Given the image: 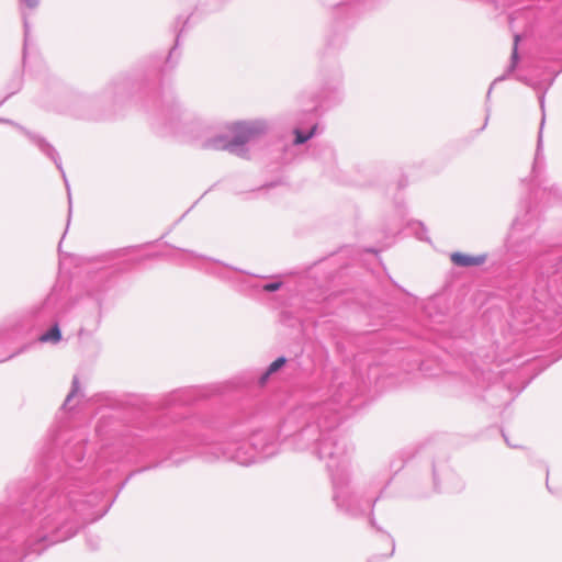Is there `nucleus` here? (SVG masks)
<instances>
[{"mask_svg": "<svg viewBox=\"0 0 562 562\" xmlns=\"http://www.w3.org/2000/svg\"><path fill=\"white\" fill-rule=\"evenodd\" d=\"M346 2L341 1V2H338V3H335V5L339 7V5H342L345 4Z\"/></svg>", "mask_w": 562, "mask_h": 562, "instance_id": "25", "label": "nucleus"}, {"mask_svg": "<svg viewBox=\"0 0 562 562\" xmlns=\"http://www.w3.org/2000/svg\"><path fill=\"white\" fill-rule=\"evenodd\" d=\"M344 416L313 403L296 408L284 424V432L292 436L299 450H310L324 461L330 474L333 501L336 507L352 517L372 509L376 498L364 494L350 474L352 447L338 426Z\"/></svg>", "mask_w": 562, "mask_h": 562, "instance_id": "3", "label": "nucleus"}, {"mask_svg": "<svg viewBox=\"0 0 562 562\" xmlns=\"http://www.w3.org/2000/svg\"><path fill=\"white\" fill-rule=\"evenodd\" d=\"M519 41H520L519 35H515L514 47H513V53H512V59H513L514 66L516 65V63L518 60V43H519Z\"/></svg>", "mask_w": 562, "mask_h": 562, "instance_id": "19", "label": "nucleus"}, {"mask_svg": "<svg viewBox=\"0 0 562 562\" xmlns=\"http://www.w3.org/2000/svg\"><path fill=\"white\" fill-rule=\"evenodd\" d=\"M40 5V0H21L20 13L23 22L24 30V48H23V57L25 58L26 47L30 41L31 35V23L30 18L32 13Z\"/></svg>", "mask_w": 562, "mask_h": 562, "instance_id": "8", "label": "nucleus"}, {"mask_svg": "<svg viewBox=\"0 0 562 562\" xmlns=\"http://www.w3.org/2000/svg\"><path fill=\"white\" fill-rule=\"evenodd\" d=\"M434 475H435V476L437 475V469H436V467L434 468Z\"/></svg>", "mask_w": 562, "mask_h": 562, "instance_id": "26", "label": "nucleus"}, {"mask_svg": "<svg viewBox=\"0 0 562 562\" xmlns=\"http://www.w3.org/2000/svg\"><path fill=\"white\" fill-rule=\"evenodd\" d=\"M167 405L188 404L187 391H177L168 395L166 398Z\"/></svg>", "mask_w": 562, "mask_h": 562, "instance_id": "16", "label": "nucleus"}, {"mask_svg": "<svg viewBox=\"0 0 562 562\" xmlns=\"http://www.w3.org/2000/svg\"><path fill=\"white\" fill-rule=\"evenodd\" d=\"M486 254H460L459 252V266L462 267H479L486 261Z\"/></svg>", "mask_w": 562, "mask_h": 562, "instance_id": "11", "label": "nucleus"}, {"mask_svg": "<svg viewBox=\"0 0 562 562\" xmlns=\"http://www.w3.org/2000/svg\"><path fill=\"white\" fill-rule=\"evenodd\" d=\"M353 400L350 385L345 386L342 380L336 375L326 391L317 390L310 393L301 404L286 414L280 425L278 435L274 430L265 428L254 431L247 441L238 437L239 432L232 430L226 440L217 442L210 441L206 437L195 435L189 430L178 431L171 438L133 435L122 440L124 453L116 459L131 461L134 458H161L170 460L175 464H180L198 456L207 462L227 460L241 465H249L259 458L266 459L276 454L280 438L292 449L300 451L295 448L292 436H288L283 430L286 419L296 408L313 403L326 411L335 412L339 416H346L347 414H344L342 411Z\"/></svg>", "mask_w": 562, "mask_h": 562, "instance_id": "1", "label": "nucleus"}, {"mask_svg": "<svg viewBox=\"0 0 562 562\" xmlns=\"http://www.w3.org/2000/svg\"><path fill=\"white\" fill-rule=\"evenodd\" d=\"M182 252H183L186 256L191 257V258H195V257H198V256H196L195 254H193L192 251L183 250Z\"/></svg>", "mask_w": 562, "mask_h": 562, "instance_id": "23", "label": "nucleus"}, {"mask_svg": "<svg viewBox=\"0 0 562 562\" xmlns=\"http://www.w3.org/2000/svg\"><path fill=\"white\" fill-rule=\"evenodd\" d=\"M53 323V326L40 336L38 340L41 342L57 344L61 340V331L58 322L55 321Z\"/></svg>", "mask_w": 562, "mask_h": 562, "instance_id": "14", "label": "nucleus"}, {"mask_svg": "<svg viewBox=\"0 0 562 562\" xmlns=\"http://www.w3.org/2000/svg\"><path fill=\"white\" fill-rule=\"evenodd\" d=\"M0 123H4V124H10L12 126H14L15 128H18L21 133H23L29 139L30 142H32L46 157H48L50 160L54 161V164L56 165V167L58 168V170L61 172L63 175V178L65 180V183H66V188H67V191H69V184L67 182V179H66V175L64 172V169H63V166H61V160H60V157L57 153V150L55 149V147L49 144L45 138H43L42 136L35 134V133H32L30 131H27L26 128H24L23 126L19 125L18 123L13 122L12 120H9V119H0ZM68 201H69V213L71 212V198H70V192H68Z\"/></svg>", "mask_w": 562, "mask_h": 562, "instance_id": "5", "label": "nucleus"}, {"mask_svg": "<svg viewBox=\"0 0 562 562\" xmlns=\"http://www.w3.org/2000/svg\"><path fill=\"white\" fill-rule=\"evenodd\" d=\"M213 273L222 279H229L228 274L225 271H223V269L215 270L213 271Z\"/></svg>", "mask_w": 562, "mask_h": 562, "instance_id": "21", "label": "nucleus"}, {"mask_svg": "<svg viewBox=\"0 0 562 562\" xmlns=\"http://www.w3.org/2000/svg\"><path fill=\"white\" fill-rule=\"evenodd\" d=\"M177 45H178V41L176 42V45L175 47L169 52V56L167 57L166 59V68H173L176 63H171L172 61V58H173V55L176 54V48H177Z\"/></svg>", "mask_w": 562, "mask_h": 562, "instance_id": "20", "label": "nucleus"}, {"mask_svg": "<svg viewBox=\"0 0 562 562\" xmlns=\"http://www.w3.org/2000/svg\"><path fill=\"white\" fill-rule=\"evenodd\" d=\"M457 259H458V256H457V251H453L450 254V260L452 261L453 265L457 266Z\"/></svg>", "mask_w": 562, "mask_h": 562, "instance_id": "22", "label": "nucleus"}, {"mask_svg": "<svg viewBox=\"0 0 562 562\" xmlns=\"http://www.w3.org/2000/svg\"><path fill=\"white\" fill-rule=\"evenodd\" d=\"M282 284L283 283L281 281H273L263 284L260 289L265 292H276L282 288Z\"/></svg>", "mask_w": 562, "mask_h": 562, "instance_id": "18", "label": "nucleus"}, {"mask_svg": "<svg viewBox=\"0 0 562 562\" xmlns=\"http://www.w3.org/2000/svg\"><path fill=\"white\" fill-rule=\"evenodd\" d=\"M311 156L324 162H330L335 158V153L330 146L317 144L311 149Z\"/></svg>", "mask_w": 562, "mask_h": 562, "instance_id": "10", "label": "nucleus"}, {"mask_svg": "<svg viewBox=\"0 0 562 562\" xmlns=\"http://www.w3.org/2000/svg\"><path fill=\"white\" fill-rule=\"evenodd\" d=\"M316 131H317L316 123H313L311 128L307 132H304L299 127H295L293 131V133H294L293 144L302 145V144L306 143L308 139H311L316 134Z\"/></svg>", "mask_w": 562, "mask_h": 562, "instance_id": "15", "label": "nucleus"}, {"mask_svg": "<svg viewBox=\"0 0 562 562\" xmlns=\"http://www.w3.org/2000/svg\"><path fill=\"white\" fill-rule=\"evenodd\" d=\"M8 97H5L2 101H0V105L3 104V102L7 100Z\"/></svg>", "mask_w": 562, "mask_h": 562, "instance_id": "27", "label": "nucleus"}, {"mask_svg": "<svg viewBox=\"0 0 562 562\" xmlns=\"http://www.w3.org/2000/svg\"><path fill=\"white\" fill-rule=\"evenodd\" d=\"M285 363H286V358L285 357L277 358L273 362H271L269 364L267 370L259 376L258 383L260 385H265L268 382L269 378L273 373L278 372Z\"/></svg>", "mask_w": 562, "mask_h": 562, "instance_id": "13", "label": "nucleus"}, {"mask_svg": "<svg viewBox=\"0 0 562 562\" xmlns=\"http://www.w3.org/2000/svg\"><path fill=\"white\" fill-rule=\"evenodd\" d=\"M106 278L108 272L101 271L93 278V280L88 286L89 294L97 301H99L101 299V294L109 289Z\"/></svg>", "mask_w": 562, "mask_h": 562, "instance_id": "9", "label": "nucleus"}, {"mask_svg": "<svg viewBox=\"0 0 562 562\" xmlns=\"http://www.w3.org/2000/svg\"><path fill=\"white\" fill-rule=\"evenodd\" d=\"M407 228L415 235V237L422 241L430 243L428 231L425 224L420 221H409L406 224Z\"/></svg>", "mask_w": 562, "mask_h": 562, "instance_id": "12", "label": "nucleus"}, {"mask_svg": "<svg viewBox=\"0 0 562 562\" xmlns=\"http://www.w3.org/2000/svg\"><path fill=\"white\" fill-rule=\"evenodd\" d=\"M268 123L263 120L235 122L228 126L232 137L216 133V125L203 117L186 124L187 132L200 142L201 147L214 150H227L239 157H246L247 144L257 140L268 132Z\"/></svg>", "mask_w": 562, "mask_h": 562, "instance_id": "4", "label": "nucleus"}, {"mask_svg": "<svg viewBox=\"0 0 562 562\" xmlns=\"http://www.w3.org/2000/svg\"><path fill=\"white\" fill-rule=\"evenodd\" d=\"M58 310V297L56 294L50 293L43 302L32 306L26 312V317L38 324L55 322L57 321Z\"/></svg>", "mask_w": 562, "mask_h": 562, "instance_id": "7", "label": "nucleus"}, {"mask_svg": "<svg viewBox=\"0 0 562 562\" xmlns=\"http://www.w3.org/2000/svg\"><path fill=\"white\" fill-rule=\"evenodd\" d=\"M83 454V442L68 446L65 451L67 470L63 476L55 484L32 492V510L23 503L22 510L29 519L25 544L31 552L41 553L42 548H37L41 542L50 546L70 539L82 525L100 519L109 510L111 504H101V491L87 492L83 480L89 471L77 467Z\"/></svg>", "mask_w": 562, "mask_h": 562, "instance_id": "2", "label": "nucleus"}, {"mask_svg": "<svg viewBox=\"0 0 562 562\" xmlns=\"http://www.w3.org/2000/svg\"><path fill=\"white\" fill-rule=\"evenodd\" d=\"M394 552V540H392V549H391V553L389 555H392Z\"/></svg>", "mask_w": 562, "mask_h": 562, "instance_id": "24", "label": "nucleus"}, {"mask_svg": "<svg viewBox=\"0 0 562 562\" xmlns=\"http://www.w3.org/2000/svg\"><path fill=\"white\" fill-rule=\"evenodd\" d=\"M342 83V75L340 70H335L328 78H323L322 88L319 92V101L315 103L312 108L305 109V112L308 114H314L317 111L318 105L322 103H326L327 101H338L340 99Z\"/></svg>", "mask_w": 562, "mask_h": 562, "instance_id": "6", "label": "nucleus"}, {"mask_svg": "<svg viewBox=\"0 0 562 562\" xmlns=\"http://www.w3.org/2000/svg\"><path fill=\"white\" fill-rule=\"evenodd\" d=\"M77 392H78V379L74 378L72 389L69 392V394L67 395V397L65 398L64 404H63L64 408H69V409L72 408L71 401H72L74 396L77 394Z\"/></svg>", "mask_w": 562, "mask_h": 562, "instance_id": "17", "label": "nucleus"}]
</instances>
